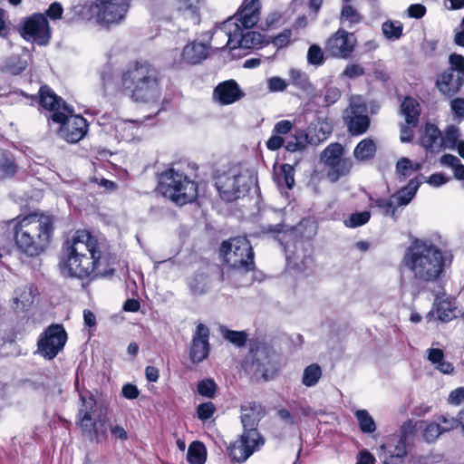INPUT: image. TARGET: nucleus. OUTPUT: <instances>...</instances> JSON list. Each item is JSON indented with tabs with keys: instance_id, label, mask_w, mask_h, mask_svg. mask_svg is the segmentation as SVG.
Returning a JSON list of instances; mask_svg holds the SVG:
<instances>
[{
	"instance_id": "69168bd1",
	"label": "nucleus",
	"mask_w": 464,
	"mask_h": 464,
	"mask_svg": "<svg viewBox=\"0 0 464 464\" xmlns=\"http://www.w3.org/2000/svg\"><path fill=\"white\" fill-rule=\"evenodd\" d=\"M408 15L411 18L420 19L426 14V7L421 4H413L408 7Z\"/></svg>"
},
{
	"instance_id": "473e14b6",
	"label": "nucleus",
	"mask_w": 464,
	"mask_h": 464,
	"mask_svg": "<svg viewBox=\"0 0 464 464\" xmlns=\"http://www.w3.org/2000/svg\"><path fill=\"white\" fill-rule=\"evenodd\" d=\"M34 303V292L32 287L23 285L14 290L13 297V307L16 310L24 311Z\"/></svg>"
},
{
	"instance_id": "c03bdc74",
	"label": "nucleus",
	"mask_w": 464,
	"mask_h": 464,
	"mask_svg": "<svg viewBox=\"0 0 464 464\" xmlns=\"http://www.w3.org/2000/svg\"><path fill=\"white\" fill-rule=\"evenodd\" d=\"M27 67V62L18 55L10 56L5 63V70L11 74L17 75Z\"/></svg>"
},
{
	"instance_id": "774afa93",
	"label": "nucleus",
	"mask_w": 464,
	"mask_h": 464,
	"mask_svg": "<svg viewBox=\"0 0 464 464\" xmlns=\"http://www.w3.org/2000/svg\"><path fill=\"white\" fill-rule=\"evenodd\" d=\"M121 394L128 400H134L138 398L140 392L136 385L131 383L124 384L121 389Z\"/></svg>"
},
{
	"instance_id": "de8ad7c7",
	"label": "nucleus",
	"mask_w": 464,
	"mask_h": 464,
	"mask_svg": "<svg viewBox=\"0 0 464 464\" xmlns=\"http://www.w3.org/2000/svg\"><path fill=\"white\" fill-rule=\"evenodd\" d=\"M189 288L193 295L205 294L208 288V277L203 274L196 275L189 282Z\"/></svg>"
},
{
	"instance_id": "338daca9",
	"label": "nucleus",
	"mask_w": 464,
	"mask_h": 464,
	"mask_svg": "<svg viewBox=\"0 0 464 464\" xmlns=\"http://www.w3.org/2000/svg\"><path fill=\"white\" fill-rule=\"evenodd\" d=\"M63 12V9L62 5L58 2H53L46 10V15L51 19L56 20L62 17Z\"/></svg>"
},
{
	"instance_id": "1a4fd4ad",
	"label": "nucleus",
	"mask_w": 464,
	"mask_h": 464,
	"mask_svg": "<svg viewBox=\"0 0 464 464\" xmlns=\"http://www.w3.org/2000/svg\"><path fill=\"white\" fill-rule=\"evenodd\" d=\"M130 5L127 0H93L86 5L90 20L102 28L120 24L126 17Z\"/></svg>"
},
{
	"instance_id": "4be33fe9",
	"label": "nucleus",
	"mask_w": 464,
	"mask_h": 464,
	"mask_svg": "<svg viewBox=\"0 0 464 464\" xmlns=\"http://www.w3.org/2000/svg\"><path fill=\"white\" fill-rule=\"evenodd\" d=\"M82 406L79 409V419L80 425L83 432L91 433L93 432L96 437L99 436L98 423L99 421H93V412L96 409V401L92 396L84 397L81 395Z\"/></svg>"
},
{
	"instance_id": "a211bd4d",
	"label": "nucleus",
	"mask_w": 464,
	"mask_h": 464,
	"mask_svg": "<svg viewBox=\"0 0 464 464\" xmlns=\"http://www.w3.org/2000/svg\"><path fill=\"white\" fill-rule=\"evenodd\" d=\"M295 251L290 254V246H285L288 266L295 267L300 272H305L314 264L312 257L313 247L309 241H297L295 245Z\"/></svg>"
},
{
	"instance_id": "c756f323",
	"label": "nucleus",
	"mask_w": 464,
	"mask_h": 464,
	"mask_svg": "<svg viewBox=\"0 0 464 464\" xmlns=\"http://www.w3.org/2000/svg\"><path fill=\"white\" fill-rule=\"evenodd\" d=\"M420 182L418 179H411L405 187L392 195L397 208L399 207L407 206L412 200L420 188Z\"/></svg>"
},
{
	"instance_id": "6ab92c4d",
	"label": "nucleus",
	"mask_w": 464,
	"mask_h": 464,
	"mask_svg": "<svg viewBox=\"0 0 464 464\" xmlns=\"http://www.w3.org/2000/svg\"><path fill=\"white\" fill-rule=\"evenodd\" d=\"M345 119L348 130L352 135H362L369 129L370 119L363 103L353 100L350 103L349 114Z\"/></svg>"
},
{
	"instance_id": "4d7b16f0",
	"label": "nucleus",
	"mask_w": 464,
	"mask_h": 464,
	"mask_svg": "<svg viewBox=\"0 0 464 464\" xmlns=\"http://www.w3.org/2000/svg\"><path fill=\"white\" fill-rule=\"evenodd\" d=\"M341 97V91L332 85H328L325 88V92L324 95V102L325 106H331L334 104Z\"/></svg>"
},
{
	"instance_id": "cd10ccee",
	"label": "nucleus",
	"mask_w": 464,
	"mask_h": 464,
	"mask_svg": "<svg viewBox=\"0 0 464 464\" xmlns=\"http://www.w3.org/2000/svg\"><path fill=\"white\" fill-rule=\"evenodd\" d=\"M208 56V46L205 44L192 42L187 44L182 51L181 60L188 64H198Z\"/></svg>"
},
{
	"instance_id": "9d476101",
	"label": "nucleus",
	"mask_w": 464,
	"mask_h": 464,
	"mask_svg": "<svg viewBox=\"0 0 464 464\" xmlns=\"http://www.w3.org/2000/svg\"><path fill=\"white\" fill-rule=\"evenodd\" d=\"M253 183V177L248 171L231 169L218 177L217 188L222 199L233 201L248 192Z\"/></svg>"
},
{
	"instance_id": "6e6552de",
	"label": "nucleus",
	"mask_w": 464,
	"mask_h": 464,
	"mask_svg": "<svg viewBox=\"0 0 464 464\" xmlns=\"http://www.w3.org/2000/svg\"><path fill=\"white\" fill-rule=\"evenodd\" d=\"M224 262L234 272L247 273L254 270V252L246 237H236L224 241L220 247Z\"/></svg>"
},
{
	"instance_id": "a878e982",
	"label": "nucleus",
	"mask_w": 464,
	"mask_h": 464,
	"mask_svg": "<svg viewBox=\"0 0 464 464\" xmlns=\"http://www.w3.org/2000/svg\"><path fill=\"white\" fill-rule=\"evenodd\" d=\"M420 144L431 153H438L443 150L442 133L440 129L431 123H427L420 134Z\"/></svg>"
},
{
	"instance_id": "c9c22d12",
	"label": "nucleus",
	"mask_w": 464,
	"mask_h": 464,
	"mask_svg": "<svg viewBox=\"0 0 464 464\" xmlns=\"http://www.w3.org/2000/svg\"><path fill=\"white\" fill-rule=\"evenodd\" d=\"M277 185L287 189H292L295 185V169L290 164H283L276 176Z\"/></svg>"
},
{
	"instance_id": "bb28decb",
	"label": "nucleus",
	"mask_w": 464,
	"mask_h": 464,
	"mask_svg": "<svg viewBox=\"0 0 464 464\" xmlns=\"http://www.w3.org/2000/svg\"><path fill=\"white\" fill-rule=\"evenodd\" d=\"M433 308L436 311L437 319L441 323H449L456 317L455 301L445 293L435 295Z\"/></svg>"
},
{
	"instance_id": "4c0bfd02",
	"label": "nucleus",
	"mask_w": 464,
	"mask_h": 464,
	"mask_svg": "<svg viewBox=\"0 0 464 464\" xmlns=\"http://www.w3.org/2000/svg\"><path fill=\"white\" fill-rule=\"evenodd\" d=\"M322 377V369L317 363L306 366L302 376V383L305 387L315 386Z\"/></svg>"
},
{
	"instance_id": "58836bf2",
	"label": "nucleus",
	"mask_w": 464,
	"mask_h": 464,
	"mask_svg": "<svg viewBox=\"0 0 464 464\" xmlns=\"http://www.w3.org/2000/svg\"><path fill=\"white\" fill-rule=\"evenodd\" d=\"M362 21V15L351 5L345 4L343 5L340 14V22L344 24L348 23V27L360 24Z\"/></svg>"
},
{
	"instance_id": "7c9ffc66",
	"label": "nucleus",
	"mask_w": 464,
	"mask_h": 464,
	"mask_svg": "<svg viewBox=\"0 0 464 464\" xmlns=\"http://www.w3.org/2000/svg\"><path fill=\"white\" fill-rule=\"evenodd\" d=\"M382 450H387L391 458L402 459L408 454L407 440L392 434L389 437L388 442L381 446Z\"/></svg>"
},
{
	"instance_id": "5701e85b",
	"label": "nucleus",
	"mask_w": 464,
	"mask_h": 464,
	"mask_svg": "<svg viewBox=\"0 0 464 464\" xmlns=\"http://www.w3.org/2000/svg\"><path fill=\"white\" fill-rule=\"evenodd\" d=\"M244 96V92L235 80H227L220 82L213 92L214 99L221 105L235 103Z\"/></svg>"
},
{
	"instance_id": "a19ab883",
	"label": "nucleus",
	"mask_w": 464,
	"mask_h": 464,
	"mask_svg": "<svg viewBox=\"0 0 464 464\" xmlns=\"http://www.w3.org/2000/svg\"><path fill=\"white\" fill-rule=\"evenodd\" d=\"M17 170L14 159L0 150V179L13 177Z\"/></svg>"
},
{
	"instance_id": "9b49d317",
	"label": "nucleus",
	"mask_w": 464,
	"mask_h": 464,
	"mask_svg": "<svg viewBox=\"0 0 464 464\" xmlns=\"http://www.w3.org/2000/svg\"><path fill=\"white\" fill-rule=\"evenodd\" d=\"M450 67L441 72L436 80V87L448 98L455 96L464 85V57L451 53L449 57Z\"/></svg>"
},
{
	"instance_id": "a18cd8bd",
	"label": "nucleus",
	"mask_w": 464,
	"mask_h": 464,
	"mask_svg": "<svg viewBox=\"0 0 464 464\" xmlns=\"http://www.w3.org/2000/svg\"><path fill=\"white\" fill-rule=\"evenodd\" d=\"M306 58L308 64L315 67L323 65L325 62L323 49L315 44L308 48Z\"/></svg>"
},
{
	"instance_id": "49530a36",
	"label": "nucleus",
	"mask_w": 464,
	"mask_h": 464,
	"mask_svg": "<svg viewBox=\"0 0 464 464\" xmlns=\"http://www.w3.org/2000/svg\"><path fill=\"white\" fill-rule=\"evenodd\" d=\"M459 136V129L457 126H449L445 130L444 135H442L443 149H454L458 144Z\"/></svg>"
},
{
	"instance_id": "412c9836",
	"label": "nucleus",
	"mask_w": 464,
	"mask_h": 464,
	"mask_svg": "<svg viewBox=\"0 0 464 464\" xmlns=\"http://www.w3.org/2000/svg\"><path fill=\"white\" fill-rule=\"evenodd\" d=\"M40 105L52 111L51 120L53 121H63L65 111L64 106H69L61 97H58L48 86H43L39 91Z\"/></svg>"
},
{
	"instance_id": "e433bc0d",
	"label": "nucleus",
	"mask_w": 464,
	"mask_h": 464,
	"mask_svg": "<svg viewBox=\"0 0 464 464\" xmlns=\"http://www.w3.org/2000/svg\"><path fill=\"white\" fill-rule=\"evenodd\" d=\"M361 431L364 434L373 433L376 430V423L366 410H357L354 412Z\"/></svg>"
},
{
	"instance_id": "393cba45",
	"label": "nucleus",
	"mask_w": 464,
	"mask_h": 464,
	"mask_svg": "<svg viewBox=\"0 0 464 464\" xmlns=\"http://www.w3.org/2000/svg\"><path fill=\"white\" fill-rule=\"evenodd\" d=\"M249 370L256 377L266 381L273 377L276 368L265 348L257 349L253 353Z\"/></svg>"
},
{
	"instance_id": "e2e57ef3",
	"label": "nucleus",
	"mask_w": 464,
	"mask_h": 464,
	"mask_svg": "<svg viewBox=\"0 0 464 464\" xmlns=\"http://www.w3.org/2000/svg\"><path fill=\"white\" fill-rule=\"evenodd\" d=\"M464 402V387H458L451 391L448 397V403L454 406H459Z\"/></svg>"
},
{
	"instance_id": "2f4dec72",
	"label": "nucleus",
	"mask_w": 464,
	"mask_h": 464,
	"mask_svg": "<svg viewBox=\"0 0 464 464\" xmlns=\"http://www.w3.org/2000/svg\"><path fill=\"white\" fill-rule=\"evenodd\" d=\"M401 111L405 117L406 123L416 127L419 123L420 114V105L417 100L412 97H405L401 105Z\"/></svg>"
},
{
	"instance_id": "8fccbe9b",
	"label": "nucleus",
	"mask_w": 464,
	"mask_h": 464,
	"mask_svg": "<svg viewBox=\"0 0 464 464\" xmlns=\"http://www.w3.org/2000/svg\"><path fill=\"white\" fill-rule=\"evenodd\" d=\"M371 218L369 211H362L352 214L348 219L344 221L347 227H358L366 224Z\"/></svg>"
},
{
	"instance_id": "f8f14e48",
	"label": "nucleus",
	"mask_w": 464,
	"mask_h": 464,
	"mask_svg": "<svg viewBox=\"0 0 464 464\" xmlns=\"http://www.w3.org/2000/svg\"><path fill=\"white\" fill-rule=\"evenodd\" d=\"M343 147L337 142L329 144L321 154L322 162L329 168L327 176L333 182L347 175L353 168L351 159L343 158Z\"/></svg>"
},
{
	"instance_id": "13d9d810",
	"label": "nucleus",
	"mask_w": 464,
	"mask_h": 464,
	"mask_svg": "<svg viewBox=\"0 0 464 464\" xmlns=\"http://www.w3.org/2000/svg\"><path fill=\"white\" fill-rule=\"evenodd\" d=\"M450 111L455 119L459 121L464 120V99L463 98H454L450 101Z\"/></svg>"
},
{
	"instance_id": "423d86ee",
	"label": "nucleus",
	"mask_w": 464,
	"mask_h": 464,
	"mask_svg": "<svg viewBox=\"0 0 464 464\" xmlns=\"http://www.w3.org/2000/svg\"><path fill=\"white\" fill-rule=\"evenodd\" d=\"M158 189L165 198L180 206L192 202L198 197V184L173 168L159 175Z\"/></svg>"
},
{
	"instance_id": "bf43d9fd",
	"label": "nucleus",
	"mask_w": 464,
	"mask_h": 464,
	"mask_svg": "<svg viewBox=\"0 0 464 464\" xmlns=\"http://www.w3.org/2000/svg\"><path fill=\"white\" fill-rule=\"evenodd\" d=\"M364 74V69L358 63H349L342 72V76L348 79H354Z\"/></svg>"
},
{
	"instance_id": "5fc2aeb1",
	"label": "nucleus",
	"mask_w": 464,
	"mask_h": 464,
	"mask_svg": "<svg viewBox=\"0 0 464 464\" xmlns=\"http://www.w3.org/2000/svg\"><path fill=\"white\" fill-rule=\"evenodd\" d=\"M216 411L215 405L211 401L200 403L197 408L198 418L201 420H209Z\"/></svg>"
},
{
	"instance_id": "79ce46f5",
	"label": "nucleus",
	"mask_w": 464,
	"mask_h": 464,
	"mask_svg": "<svg viewBox=\"0 0 464 464\" xmlns=\"http://www.w3.org/2000/svg\"><path fill=\"white\" fill-rule=\"evenodd\" d=\"M420 168L419 164L414 165L408 158H401L396 164V172L400 180H401V179H405L411 177L415 171H418Z\"/></svg>"
},
{
	"instance_id": "864d4df0",
	"label": "nucleus",
	"mask_w": 464,
	"mask_h": 464,
	"mask_svg": "<svg viewBox=\"0 0 464 464\" xmlns=\"http://www.w3.org/2000/svg\"><path fill=\"white\" fill-rule=\"evenodd\" d=\"M374 205L384 211V214L392 218L396 215L397 207L392 195L389 199L377 198L373 201Z\"/></svg>"
},
{
	"instance_id": "ea45409f",
	"label": "nucleus",
	"mask_w": 464,
	"mask_h": 464,
	"mask_svg": "<svg viewBox=\"0 0 464 464\" xmlns=\"http://www.w3.org/2000/svg\"><path fill=\"white\" fill-rule=\"evenodd\" d=\"M115 130L121 139L130 140H132L137 134L138 122L136 121L130 120L120 121L115 125Z\"/></svg>"
},
{
	"instance_id": "f704fd0d",
	"label": "nucleus",
	"mask_w": 464,
	"mask_h": 464,
	"mask_svg": "<svg viewBox=\"0 0 464 464\" xmlns=\"http://www.w3.org/2000/svg\"><path fill=\"white\" fill-rule=\"evenodd\" d=\"M187 460L190 464H204L207 460V450L200 441H193L188 449Z\"/></svg>"
},
{
	"instance_id": "0e129e2a",
	"label": "nucleus",
	"mask_w": 464,
	"mask_h": 464,
	"mask_svg": "<svg viewBox=\"0 0 464 464\" xmlns=\"http://www.w3.org/2000/svg\"><path fill=\"white\" fill-rule=\"evenodd\" d=\"M415 430L416 422L412 420H408L402 423L397 435L407 440L408 437L414 434Z\"/></svg>"
},
{
	"instance_id": "b1692460",
	"label": "nucleus",
	"mask_w": 464,
	"mask_h": 464,
	"mask_svg": "<svg viewBox=\"0 0 464 464\" xmlns=\"http://www.w3.org/2000/svg\"><path fill=\"white\" fill-rule=\"evenodd\" d=\"M240 410L243 431L257 430L258 422L266 414L263 406L256 401H246L241 404Z\"/></svg>"
},
{
	"instance_id": "20e7f679",
	"label": "nucleus",
	"mask_w": 464,
	"mask_h": 464,
	"mask_svg": "<svg viewBox=\"0 0 464 464\" xmlns=\"http://www.w3.org/2000/svg\"><path fill=\"white\" fill-rule=\"evenodd\" d=\"M452 256L433 242L415 238L406 248L401 265L418 283L438 282L451 265Z\"/></svg>"
},
{
	"instance_id": "f3484780",
	"label": "nucleus",
	"mask_w": 464,
	"mask_h": 464,
	"mask_svg": "<svg viewBox=\"0 0 464 464\" xmlns=\"http://www.w3.org/2000/svg\"><path fill=\"white\" fill-rule=\"evenodd\" d=\"M65 111L63 121H56L61 124L59 135L68 142L76 143L80 141L88 131L87 121L81 115L73 114V108L64 106Z\"/></svg>"
},
{
	"instance_id": "2eb2a0df",
	"label": "nucleus",
	"mask_w": 464,
	"mask_h": 464,
	"mask_svg": "<svg viewBox=\"0 0 464 464\" xmlns=\"http://www.w3.org/2000/svg\"><path fill=\"white\" fill-rule=\"evenodd\" d=\"M264 444L265 439L258 430L243 431L239 439L228 447V454L232 460L242 463Z\"/></svg>"
},
{
	"instance_id": "c85d7f7f",
	"label": "nucleus",
	"mask_w": 464,
	"mask_h": 464,
	"mask_svg": "<svg viewBox=\"0 0 464 464\" xmlns=\"http://www.w3.org/2000/svg\"><path fill=\"white\" fill-rule=\"evenodd\" d=\"M288 85L295 87L304 93H310L314 89L308 74L297 68H291L289 70Z\"/></svg>"
},
{
	"instance_id": "6e6d98bb",
	"label": "nucleus",
	"mask_w": 464,
	"mask_h": 464,
	"mask_svg": "<svg viewBox=\"0 0 464 464\" xmlns=\"http://www.w3.org/2000/svg\"><path fill=\"white\" fill-rule=\"evenodd\" d=\"M288 82L279 76H273L267 80V89L270 92H281L286 90Z\"/></svg>"
},
{
	"instance_id": "0eeeda50",
	"label": "nucleus",
	"mask_w": 464,
	"mask_h": 464,
	"mask_svg": "<svg viewBox=\"0 0 464 464\" xmlns=\"http://www.w3.org/2000/svg\"><path fill=\"white\" fill-rule=\"evenodd\" d=\"M294 123L289 120L277 121L266 142L267 150L276 151L284 147L289 152L304 150L308 135L303 130H294Z\"/></svg>"
},
{
	"instance_id": "09e8293b",
	"label": "nucleus",
	"mask_w": 464,
	"mask_h": 464,
	"mask_svg": "<svg viewBox=\"0 0 464 464\" xmlns=\"http://www.w3.org/2000/svg\"><path fill=\"white\" fill-rule=\"evenodd\" d=\"M443 430L440 423L430 422L423 430V438L426 442L432 443L442 434Z\"/></svg>"
},
{
	"instance_id": "37998d69",
	"label": "nucleus",
	"mask_w": 464,
	"mask_h": 464,
	"mask_svg": "<svg viewBox=\"0 0 464 464\" xmlns=\"http://www.w3.org/2000/svg\"><path fill=\"white\" fill-rule=\"evenodd\" d=\"M402 24L399 21H386L382 25L383 35L389 40H398L402 34Z\"/></svg>"
},
{
	"instance_id": "7ed1b4c3",
	"label": "nucleus",
	"mask_w": 464,
	"mask_h": 464,
	"mask_svg": "<svg viewBox=\"0 0 464 464\" xmlns=\"http://www.w3.org/2000/svg\"><path fill=\"white\" fill-rule=\"evenodd\" d=\"M102 256L97 239L87 230H77L63 246L61 271L70 277L87 278L106 273L101 268Z\"/></svg>"
},
{
	"instance_id": "680f3d73",
	"label": "nucleus",
	"mask_w": 464,
	"mask_h": 464,
	"mask_svg": "<svg viewBox=\"0 0 464 464\" xmlns=\"http://www.w3.org/2000/svg\"><path fill=\"white\" fill-rule=\"evenodd\" d=\"M179 10L188 12L192 15H197L199 8V0H179Z\"/></svg>"
},
{
	"instance_id": "ddd939ff",
	"label": "nucleus",
	"mask_w": 464,
	"mask_h": 464,
	"mask_svg": "<svg viewBox=\"0 0 464 464\" xmlns=\"http://www.w3.org/2000/svg\"><path fill=\"white\" fill-rule=\"evenodd\" d=\"M67 341V333L62 324H51L37 342L38 353L47 360H52L63 349Z\"/></svg>"
},
{
	"instance_id": "3c124183",
	"label": "nucleus",
	"mask_w": 464,
	"mask_h": 464,
	"mask_svg": "<svg viewBox=\"0 0 464 464\" xmlns=\"http://www.w3.org/2000/svg\"><path fill=\"white\" fill-rule=\"evenodd\" d=\"M217 385L212 379H204L198 383V392L206 398H213L216 394Z\"/></svg>"
},
{
	"instance_id": "603ef678",
	"label": "nucleus",
	"mask_w": 464,
	"mask_h": 464,
	"mask_svg": "<svg viewBox=\"0 0 464 464\" xmlns=\"http://www.w3.org/2000/svg\"><path fill=\"white\" fill-rule=\"evenodd\" d=\"M223 337L237 346H243L246 342L247 335L244 331H232L228 329H222Z\"/></svg>"
},
{
	"instance_id": "f257e3e1",
	"label": "nucleus",
	"mask_w": 464,
	"mask_h": 464,
	"mask_svg": "<svg viewBox=\"0 0 464 464\" xmlns=\"http://www.w3.org/2000/svg\"><path fill=\"white\" fill-rule=\"evenodd\" d=\"M6 226L16 250L31 258L41 256L49 248L54 232L53 218L38 212L19 215L8 220Z\"/></svg>"
},
{
	"instance_id": "aec40b11",
	"label": "nucleus",
	"mask_w": 464,
	"mask_h": 464,
	"mask_svg": "<svg viewBox=\"0 0 464 464\" xmlns=\"http://www.w3.org/2000/svg\"><path fill=\"white\" fill-rule=\"evenodd\" d=\"M209 329L203 324H198L193 334L189 350V357L193 363L203 362L209 353Z\"/></svg>"
},
{
	"instance_id": "052dcab7",
	"label": "nucleus",
	"mask_w": 464,
	"mask_h": 464,
	"mask_svg": "<svg viewBox=\"0 0 464 464\" xmlns=\"http://www.w3.org/2000/svg\"><path fill=\"white\" fill-rule=\"evenodd\" d=\"M292 33L291 30L285 29L282 33L278 34L273 39V44L277 48H284L291 42Z\"/></svg>"
},
{
	"instance_id": "72a5a7b5",
	"label": "nucleus",
	"mask_w": 464,
	"mask_h": 464,
	"mask_svg": "<svg viewBox=\"0 0 464 464\" xmlns=\"http://www.w3.org/2000/svg\"><path fill=\"white\" fill-rule=\"evenodd\" d=\"M376 153V145L372 139H363L353 150V156L357 160L364 161L371 160Z\"/></svg>"
},
{
	"instance_id": "4468645a",
	"label": "nucleus",
	"mask_w": 464,
	"mask_h": 464,
	"mask_svg": "<svg viewBox=\"0 0 464 464\" xmlns=\"http://www.w3.org/2000/svg\"><path fill=\"white\" fill-rule=\"evenodd\" d=\"M22 37L27 42L45 46L52 37L51 27L47 18L40 13L25 18L20 29Z\"/></svg>"
},
{
	"instance_id": "f03ea898",
	"label": "nucleus",
	"mask_w": 464,
	"mask_h": 464,
	"mask_svg": "<svg viewBox=\"0 0 464 464\" xmlns=\"http://www.w3.org/2000/svg\"><path fill=\"white\" fill-rule=\"evenodd\" d=\"M260 9L259 0H246L235 16L229 17L214 29V39H227L225 47L234 57L241 55L235 53L237 50L258 47L263 43L264 35L250 29L257 24Z\"/></svg>"
},
{
	"instance_id": "39448f33",
	"label": "nucleus",
	"mask_w": 464,
	"mask_h": 464,
	"mask_svg": "<svg viewBox=\"0 0 464 464\" xmlns=\"http://www.w3.org/2000/svg\"><path fill=\"white\" fill-rule=\"evenodd\" d=\"M121 84L134 102H154L161 94L159 72L148 62L130 63L121 75Z\"/></svg>"
},
{
	"instance_id": "dca6fc26",
	"label": "nucleus",
	"mask_w": 464,
	"mask_h": 464,
	"mask_svg": "<svg viewBox=\"0 0 464 464\" xmlns=\"http://www.w3.org/2000/svg\"><path fill=\"white\" fill-rule=\"evenodd\" d=\"M357 41L353 34L340 28L324 43V52L336 59H348L353 53Z\"/></svg>"
}]
</instances>
